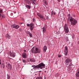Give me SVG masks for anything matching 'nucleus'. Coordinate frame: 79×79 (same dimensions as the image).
I'll list each match as a JSON object with an SVG mask.
<instances>
[{
	"label": "nucleus",
	"mask_w": 79,
	"mask_h": 79,
	"mask_svg": "<svg viewBox=\"0 0 79 79\" xmlns=\"http://www.w3.org/2000/svg\"><path fill=\"white\" fill-rule=\"evenodd\" d=\"M25 5H26L25 7H26V8H27L28 9H30L31 7L30 6L27 5V4H25Z\"/></svg>",
	"instance_id": "23"
},
{
	"label": "nucleus",
	"mask_w": 79,
	"mask_h": 79,
	"mask_svg": "<svg viewBox=\"0 0 79 79\" xmlns=\"http://www.w3.org/2000/svg\"><path fill=\"white\" fill-rule=\"evenodd\" d=\"M30 1L31 2V3H32L33 5H34V6L35 5V2L36 0H30Z\"/></svg>",
	"instance_id": "17"
},
{
	"label": "nucleus",
	"mask_w": 79,
	"mask_h": 79,
	"mask_svg": "<svg viewBox=\"0 0 79 79\" xmlns=\"http://www.w3.org/2000/svg\"><path fill=\"white\" fill-rule=\"evenodd\" d=\"M6 38L8 39H10V36L8 35H6Z\"/></svg>",
	"instance_id": "25"
},
{
	"label": "nucleus",
	"mask_w": 79,
	"mask_h": 79,
	"mask_svg": "<svg viewBox=\"0 0 79 79\" xmlns=\"http://www.w3.org/2000/svg\"><path fill=\"white\" fill-rule=\"evenodd\" d=\"M19 31H20V32L22 31V29L21 28H20L19 29Z\"/></svg>",
	"instance_id": "38"
},
{
	"label": "nucleus",
	"mask_w": 79,
	"mask_h": 79,
	"mask_svg": "<svg viewBox=\"0 0 79 79\" xmlns=\"http://www.w3.org/2000/svg\"><path fill=\"white\" fill-rule=\"evenodd\" d=\"M30 61H31V62H32V59H30Z\"/></svg>",
	"instance_id": "39"
},
{
	"label": "nucleus",
	"mask_w": 79,
	"mask_h": 79,
	"mask_svg": "<svg viewBox=\"0 0 79 79\" xmlns=\"http://www.w3.org/2000/svg\"><path fill=\"white\" fill-rule=\"evenodd\" d=\"M44 3H45V5H47V1H45L44 2Z\"/></svg>",
	"instance_id": "37"
},
{
	"label": "nucleus",
	"mask_w": 79,
	"mask_h": 79,
	"mask_svg": "<svg viewBox=\"0 0 79 79\" xmlns=\"http://www.w3.org/2000/svg\"><path fill=\"white\" fill-rule=\"evenodd\" d=\"M35 61V60L34 59H32V62H33V63H34Z\"/></svg>",
	"instance_id": "35"
},
{
	"label": "nucleus",
	"mask_w": 79,
	"mask_h": 79,
	"mask_svg": "<svg viewBox=\"0 0 79 79\" xmlns=\"http://www.w3.org/2000/svg\"><path fill=\"white\" fill-rule=\"evenodd\" d=\"M7 78L8 79H10V75L8 74H7Z\"/></svg>",
	"instance_id": "26"
},
{
	"label": "nucleus",
	"mask_w": 79,
	"mask_h": 79,
	"mask_svg": "<svg viewBox=\"0 0 79 79\" xmlns=\"http://www.w3.org/2000/svg\"><path fill=\"white\" fill-rule=\"evenodd\" d=\"M76 77H79V68L77 69V72L76 73Z\"/></svg>",
	"instance_id": "15"
},
{
	"label": "nucleus",
	"mask_w": 79,
	"mask_h": 79,
	"mask_svg": "<svg viewBox=\"0 0 79 79\" xmlns=\"http://www.w3.org/2000/svg\"><path fill=\"white\" fill-rule=\"evenodd\" d=\"M23 52H24L25 53H26V50H23Z\"/></svg>",
	"instance_id": "42"
},
{
	"label": "nucleus",
	"mask_w": 79,
	"mask_h": 79,
	"mask_svg": "<svg viewBox=\"0 0 79 79\" xmlns=\"http://www.w3.org/2000/svg\"><path fill=\"white\" fill-rule=\"evenodd\" d=\"M3 13V9H0V15H1V13Z\"/></svg>",
	"instance_id": "27"
},
{
	"label": "nucleus",
	"mask_w": 79,
	"mask_h": 79,
	"mask_svg": "<svg viewBox=\"0 0 79 79\" xmlns=\"http://www.w3.org/2000/svg\"><path fill=\"white\" fill-rule=\"evenodd\" d=\"M6 66L7 69H8L10 71L11 70V68H12V65L10 64H7Z\"/></svg>",
	"instance_id": "8"
},
{
	"label": "nucleus",
	"mask_w": 79,
	"mask_h": 79,
	"mask_svg": "<svg viewBox=\"0 0 79 79\" xmlns=\"http://www.w3.org/2000/svg\"><path fill=\"white\" fill-rule=\"evenodd\" d=\"M43 51L44 53H45L46 52V51H47V46H44V48H43Z\"/></svg>",
	"instance_id": "16"
},
{
	"label": "nucleus",
	"mask_w": 79,
	"mask_h": 79,
	"mask_svg": "<svg viewBox=\"0 0 79 79\" xmlns=\"http://www.w3.org/2000/svg\"><path fill=\"white\" fill-rule=\"evenodd\" d=\"M31 52L32 53H40V49L39 48L34 47L31 49Z\"/></svg>",
	"instance_id": "2"
},
{
	"label": "nucleus",
	"mask_w": 79,
	"mask_h": 79,
	"mask_svg": "<svg viewBox=\"0 0 79 79\" xmlns=\"http://www.w3.org/2000/svg\"><path fill=\"white\" fill-rule=\"evenodd\" d=\"M22 56L23 58H27V54L26 53H23Z\"/></svg>",
	"instance_id": "13"
},
{
	"label": "nucleus",
	"mask_w": 79,
	"mask_h": 79,
	"mask_svg": "<svg viewBox=\"0 0 79 79\" xmlns=\"http://www.w3.org/2000/svg\"><path fill=\"white\" fill-rule=\"evenodd\" d=\"M37 16H38L40 18H41V19H43L44 20H46L45 19V17H44L41 14H40V13H38L37 14Z\"/></svg>",
	"instance_id": "9"
},
{
	"label": "nucleus",
	"mask_w": 79,
	"mask_h": 79,
	"mask_svg": "<svg viewBox=\"0 0 79 79\" xmlns=\"http://www.w3.org/2000/svg\"><path fill=\"white\" fill-rule=\"evenodd\" d=\"M64 39L65 40L66 42H68L69 40L68 39V36H64Z\"/></svg>",
	"instance_id": "19"
},
{
	"label": "nucleus",
	"mask_w": 79,
	"mask_h": 79,
	"mask_svg": "<svg viewBox=\"0 0 79 79\" xmlns=\"http://www.w3.org/2000/svg\"><path fill=\"white\" fill-rule=\"evenodd\" d=\"M10 15L11 16H13V13H11Z\"/></svg>",
	"instance_id": "43"
},
{
	"label": "nucleus",
	"mask_w": 79,
	"mask_h": 79,
	"mask_svg": "<svg viewBox=\"0 0 79 79\" xmlns=\"http://www.w3.org/2000/svg\"><path fill=\"white\" fill-rule=\"evenodd\" d=\"M72 60L69 58H67L65 60V64L66 65H69L70 63H71Z\"/></svg>",
	"instance_id": "5"
},
{
	"label": "nucleus",
	"mask_w": 79,
	"mask_h": 79,
	"mask_svg": "<svg viewBox=\"0 0 79 79\" xmlns=\"http://www.w3.org/2000/svg\"><path fill=\"white\" fill-rule=\"evenodd\" d=\"M73 44L72 43L71 45V47H73Z\"/></svg>",
	"instance_id": "44"
},
{
	"label": "nucleus",
	"mask_w": 79,
	"mask_h": 79,
	"mask_svg": "<svg viewBox=\"0 0 79 79\" xmlns=\"http://www.w3.org/2000/svg\"><path fill=\"white\" fill-rule=\"evenodd\" d=\"M29 35L30 37H32V34L31 33H29Z\"/></svg>",
	"instance_id": "30"
},
{
	"label": "nucleus",
	"mask_w": 79,
	"mask_h": 79,
	"mask_svg": "<svg viewBox=\"0 0 79 79\" xmlns=\"http://www.w3.org/2000/svg\"><path fill=\"white\" fill-rule=\"evenodd\" d=\"M9 53L10 56H12V57H13V58H14V57H15V56H16V53L14 52L13 53H11V51L9 52Z\"/></svg>",
	"instance_id": "10"
},
{
	"label": "nucleus",
	"mask_w": 79,
	"mask_h": 79,
	"mask_svg": "<svg viewBox=\"0 0 79 79\" xmlns=\"http://www.w3.org/2000/svg\"><path fill=\"white\" fill-rule=\"evenodd\" d=\"M58 1V2H60V0H57Z\"/></svg>",
	"instance_id": "46"
},
{
	"label": "nucleus",
	"mask_w": 79,
	"mask_h": 79,
	"mask_svg": "<svg viewBox=\"0 0 79 79\" xmlns=\"http://www.w3.org/2000/svg\"><path fill=\"white\" fill-rule=\"evenodd\" d=\"M36 79H42V77H37Z\"/></svg>",
	"instance_id": "28"
},
{
	"label": "nucleus",
	"mask_w": 79,
	"mask_h": 79,
	"mask_svg": "<svg viewBox=\"0 0 79 79\" xmlns=\"http://www.w3.org/2000/svg\"><path fill=\"white\" fill-rule=\"evenodd\" d=\"M44 73H47V72L46 71H45Z\"/></svg>",
	"instance_id": "48"
},
{
	"label": "nucleus",
	"mask_w": 79,
	"mask_h": 79,
	"mask_svg": "<svg viewBox=\"0 0 79 79\" xmlns=\"http://www.w3.org/2000/svg\"><path fill=\"white\" fill-rule=\"evenodd\" d=\"M68 47L65 46L64 50V54L65 56H67L68 53Z\"/></svg>",
	"instance_id": "7"
},
{
	"label": "nucleus",
	"mask_w": 79,
	"mask_h": 79,
	"mask_svg": "<svg viewBox=\"0 0 79 79\" xmlns=\"http://www.w3.org/2000/svg\"><path fill=\"white\" fill-rule=\"evenodd\" d=\"M20 26L22 27H24V23H21Z\"/></svg>",
	"instance_id": "24"
},
{
	"label": "nucleus",
	"mask_w": 79,
	"mask_h": 79,
	"mask_svg": "<svg viewBox=\"0 0 79 79\" xmlns=\"http://www.w3.org/2000/svg\"><path fill=\"white\" fill-rule=\"evenodd\" d=\"M69 65L68 66V67H69H69H71V66H72V65H73V64H72V63H70Z\"/></svg>",
	"instance_id": "29"
},
{
	"label": "nucleus",
	"mask_w": 79,
	"mask_h": 79,
	"mask_svg": "<svg viewBox=\"0 0 79 79\" xmlns=\"http://www.w3.org/2000/svg\"><path fill=\"white\" fill-rule=\"evenodd\" d=\"M5 64H8V62H6Z\"/></svg>",
	"instance_id": "47"
},
{
	"label": "nucleus",
	"mask_w": 79,
	"mask_h": 79,
	"mask_svg": "<svg viewBox=\"0 0 79 79\" xmlns=\"http://www.w3.org/2000/svg\"><path fill=\"white\" fill-rule=\"evenodd\" d=\"M72 16H73V17H76V15H73Z\"/></svg>",
	"instance_id": "40"
},
{
	"label": "nucleus",
	"mask_w": 79,
	"mask_h": 79,
	"mask_svg": "<svg viewBox=\"0 0 79 79\" xmlns=\"http://www.w3.org/2000/svg\"><path fill=\"white\" fill-rule=\"evenodd\" d=\"M51 15L52 16H55V15H56V12L52 11L51 12Z\"/></svg>",
	"instance_id": "22"
},
{
	"label": "nucleus",
	"mask_w": 79,
	"mask_h": 79,
	"mask_svg": "<svg viewBox=\"0 0 79 79\" xmlns=\"http://www.w3.org/2000/svg\"><path fill=\"white\" fill-rule=\"evenodd\" d=\"M29 44L30 46V47H32V46H33L34 45V41L32 40L30 41V42Z\"/></svg>",
	"instance_id": "14"
},
{
	"label": "nucleus",
	"mask_w": 79,
	"mask_h": 79,
	"mask_svg": "<svg viewBox=\"0 0 79 79\" xmlns=\"http://www.w3.org/2000/svg\"><path fill=\"white\" fill-rule=\"evenodd\" d=\"M74 35H72V38L73 39H74Z\"/></svg>",
	"instance_id": "32"
},
{
	"label": "nucleus",
	"mask_w": 79,
	"mask_h": 79,
	"mask_svg": "<svg viewBox=\"0 0 79 79\" xmlns=\"http://www.w3.org/2000/svg\"><path fill=\"white\" fill-rule=\"evenodd\" d=\"M22 61L23 63H26V61L22 59Z\"/></svg>",
	"instance_id": "31"
},
{
	"label": "nucleus",
	"mask_w": 79,
	"mask_h": 79,
	"mask_svg": "<svg viewBox=\"0 0 79 79\" xmlns=\"http://www.w3.org/2000/svg\"><path fill=\"white\" fill-rule=\"evenodd\" d=\"M27 26L28 27H29L30 29L31 30V31L33 30V29H34V24H33V23H31L30 24L27 23Z\"/></svg>",
	"instance_id": "6"
},
{
	"label": "nucleus",
	"mask_w": 79,
	"mask_h": 79,
	"mask_svg": "<svg viewBox=\"0 0 79 79\" xmlns=\"http://www.w3.org/2000/svg\"><path fill=\"white\" fill-rule=\"evenodd\" d=\"M32 67H33V68L35 69L40 68V69H43V68H45V64H44L43 63H41L36 66L32 65Z\"/></svg>",
	"instance_id": "3"
},
{
	"label": "nucleus",
	"mask_w": 79,
	"mask_h": 79,
	"mask_svg": "<svg viewBox=\"0 0 79 79\" xmlns=\"http://www.w3.org/2000/svg\"><path fill=\"white\" fill-rule=\"evenodd\" d=\"M1 68H3V69H5V65L4 64V63H2L1 65Z\"/></svg>",
	"instance_id": "21"
},
{
	"label": "nucleus",
	"mask_w": 79,
	"mask_h": 79,
	"mask_svg": "<svg viewBox=\"0 0 79 79\" xmlns=\"http://www.w3.org/2000/svg\"><path fill=\"white\" fill-rule=\"evenodd\" d=\"M68 18V23L74 26L77 23V20L71 17V14H68L67 15Z\"/></svg>",
	"instance_id": "1"
},
{
	"label": "nucleus",
	"mask_w": 79,
	"mask_h": 79,
	"mask_svg": "<svg viewBox=\"0 0 79 79\" xmlns=\"http://www.w3.org/2000/svg\"><path fill=\"white\" fill-rule=\"evenodd\" d=\"M46 19L47 20H48V19H49V17H48V16H46Z\"/></svg>",
	"instance_id": "34"
},
{
	"label": "nucleus",
	"mask_w": 79,
	"mask_h": 79,
	"mask_svg": "<svg viewBox=\"0 0 79 79\" xmlns=\"http://www.w3.org/2000/svg\"><path fill=\"white\" fill-rule=\"evenodd\" d=\"M24 1L25 2H27V4H28V5H29L31 4V2L29 0H24Z\"/></svg>",
	"instance_id": "18"
},
{
	"label": "nucleus",
	"mask_w": 79,
	"mask_h": 79,
	"mask_svg": "<svg viewBox=\"0 0 79 79\" xmlns=\"http://www.w3.org/2000/svg\"><path fill=\"white\" fill-rule=\"evenodd\" d=\"M11 27L12 28H15V29H18L19 27L18 25H16L15 24L12 25Z\"/></svg>",
	"instance_id": "11"
},
{
	"label": "nucleus",
	"mask_w": 79,
	"mask_h": 79,
	"mask_svg": "<svg viewBox=\"0 0 79 79\" xmlns=\"http://www.w3.org/2000/svg\"><path fill=\"white\" fill-rule=\"evenodd\" d=\"M64 31H65V33H68V32H69V28H68V25H67V24L65 23L64 24Z\"/></svg>",
	"instance_id": "4"
},
{
	"label": "nucleus",
	"mask_w": 79,
	"mask_h": 79,
	"mask_svg": "<svg viewBox=\"0 0 79 79\" xmlns=\"http://www.w3.org/2000/svg\"><path fill=\"white\" fill-rule=\"evenodd\" d=\"M0 18H5V15L4 14H0Z\"/></svg>",
	"instance_id": "20"
},
{
	"label": "nucleus",
	"mask_w": 79,
	"mask_h": 79,
	"mask_svg": "<svg viewBox=\"0 0 79 79\" xmlns=\"http://www.w3.org/2000/svg\"><path fill=\"white\" fill-rule=\"evenodd\" d=\"M38 74V73H35V76L36 75H37Z\"/></svg>",
	"instance_id": "45"
},
{
	"label": "nucleus",
	"mask_w": 79,
	"mask_h": 79,
	"mask_svg": "<svg viewBox=\"0 0 79 79\" xmlns=\"http://www.w3.org/2000/svg\"><path fill=\"white\" fill-rule=\"evenodd\" d=\"M58 57L59 58H61V55H58Z\"/></svg>",
	"instance_id": "33"
},
{
	"label": "nucleus",
	"mask_w": 79,
	"mask_h": 79,
	"mask_svg": "<svg viewBox=\"0 0 79 79\" xmlns=\"http://www.w3.org/2000/svg\"><path fill=\"white\" fill-rule=\"evenodd\" d=\"M47 27L46 25H45L44 27H43L42 29H43V33H44V32H45L47 30Z\"/></svg>",
	"instance_id": "12"
},
{
	"label": "nucleus",
	"mask_w": 79,
	"mask_h": 79,
	"mask_svg": "<svg viewBox=\"0 0 79 79\" xmlns=\"http://www.w3.org/2000/svg\"><path fill=\"white\" fill-rule=\"evenodd\" d=\"M1 61H2V60H0V64H2V63H1Z\"/></svg>",
	"instance_id": "41"
},
{
	"label": "nucleus",
	"mask_w": 79,
	"mask_h": 79,
	"mask_svg": "<svg viewBox=\"0 0 79 79\" xmlns=\"http://www.w3.org/2000/svg\"><path fill=\"white\" fill-rule=\"evenodd\" d=\"M33 22H35V19L34 18L32 19Z\"/></svg>",
	"instance_id": "36"
}]
</instances>
